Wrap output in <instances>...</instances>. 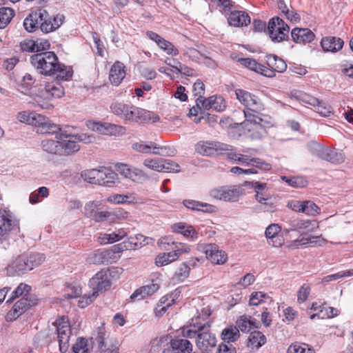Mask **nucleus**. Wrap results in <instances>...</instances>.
Returning <instances> with one entry per match:
<instances>
[{
  "label": "nucleus",
  "mask_w": 353,
  "mask_h": 353,
  "mask_svg": "<svg viewBox=\"0 0 353 353\" xmlns=\"http://www.w3.org/2000/svg\"><path fill=\"white\" fill-rule=\"evenodd\" d=\"M267 64L268 65L267 70H271L273 73L271 77H274L276 72H283L287 69V64L285 61L273 54L267 56Z\"/></svg>",
  "instance_id": "obj_28"
},
{
  "label": "nucleus",
  "mask_w": 353,
  "mask_h": 353,
  "mask_svg": "<svg viewBox=\"0 0 353 353\" xmlns=\"http://www.w3.org/2000/svg\"><path fill=\"white\" fill-rule=\"evenodd\" d=\"M281 227L277 223H272L268 225L265 231V237L268 239L269 245L273 247H280L283 244V240L279 235Z\"/></svg>",
  "instance_id": "obj_22"
},
{
  "label": "nucleus",
  "mask_w": 353,
  "mask_h": 353,
  "mask_svg": "<svg viewBox=\"0 0 353 353\" xmlns=\"http://www.w3.org/2000/svg\"><path fill=\"white\" fill-rule=\"evenodd\" d=\"M85 215L96 222H103L109 219L112 214L103 209L101 201H91L85 203L84 207Z\"/></svg>",
  "instance_id": "obj_11"
},
{
  "label": "nucleus",
  "mask_w": 353,
  "mask_h": 353,
  "mask_svg": "<svg viewBox=\"0 0 353 353\" xmlns=\"http://www.w3.org/2000/svg\"><path fill=\"white\" fill-rule=\"evenodd\" d=\"M108 201L114 204H125V203H136L135 196L130 194H116L108 196Z\"/></svg>",
  "instance_id": "obj_41"
},
{
  "label": "nucleus",
  "mask_w": 353,
  "mask_h": 353,
  "mask_svg": "<svg viewBox=\"0 0 353 353\" xmlns=\"http://www.w3.org/2000/svg\"><path fill=\"white\" fill-rule=\"evenodd\" d=\"M31 287L25 283H21L12 293V296L7 300V302H12L14 299L21 296L22 297H34L30 294Z\"/></svg>",
  "instance_id": "obj_43"
},
{
  "label": "nucleus",
  "mask_w": 353,
  "mask_h": 353,
  "mask_svg": "<svg viewBox=\"0 0 353 353\" xmlns=\"http://www.w3.org/2000/svg\"><path fill=\"white\" fill-rule=\"evenodd\" d=\"M186 338L176 336L170 341V346L176 353H191L192 345Z\"/></svg>",
  "instance_id": "obj_29"
},
{
  "label": "nucleus",
  "mask_w": 353,
  "mask_h": 353,
  "mask_svg": "<svg viewBox=\"0 0 353 353\" xmlns=\"http://www.w3.org/2000/svg\"><path fill=\"white\" fill-rule=\"evenodd\" d=\"M288 353H314V351L306 344L295 343L288 347Z\"/></svg>",
  "instance_id": "obj_63"
},
{
  "label": "nucleus",
  "mask_w": 353,
  "mask_h": 353,
  "mask_svg": "<svg viewBox=\"0 0 353 353\" xmlns=\"http://www.w3.org/2000/svg\"><path fill=\"white\" fill-rule=\"evenodd\" d=\"M34 81L35 79L31 74L28 73L26 74L19 85V90L22 93H27L34 83Z\"/></svg>",
  "instance_id": "obj_53"
},
{
  "label": "nucleus",
  "mask_w": 353,
  "mask_h": 353,
  "mask_svg": "<svg viewBox=\"0 0 353 353\" xmlns=\"http://www.w3.org/2000/svg\"><path fill=\"white\" fill-rule=\"evenodd\" d=\"M113 338H110L109 335L106 334L105 327L103 325H101L100 327L97 328V334L95 336V341L98 343V347H100L101 345H103L108 342V340H112Z\"/></svg>",
  "instance_id": "obj_60"
},
{
  "label": "nucleus",
  "mask_w": 353,
  "mask_h": 353,
  "mask_svg": "<svg viewBox=\"0 0 353 353\" xmlns=\"http://www.w3.org/2000/svg\"><path fill=\"white\" fill-rule=\"evenodd\" d=\"M303 213L308 216H316L321 213V208L312 201H303Z\"/></svg>",
  "instance_id": "obj_52"
},
{
  "label": "nucleus",
  "mask_w": 353,
  "mask_h": 353,
  "mask_svg": "<svg viewBox=\"0 0 353 353\" xmlns=\"http://www.w3.org/2000/svg\"><path fill=\"white\" fill-rule=\"evenodd\" d=\"M28 265V259L26 256H19L11 263H10L6 270L7 274L10 276H14L30 270Z\"/></svg>",
  "instance_id": "obj_18"
},
{
  "label": "nucleus",
  "mask_w": 353,
  "mask_h": 353,
  "mask_svg": "<svg viewBox=\"0 0 353 353\" xmlns=\"http://www.w3.org/2000/svg\"><path fill=\"white\" fill-rule=\"evenodd\" d=\"M121 268L103 269L98 272L90 280V286L92 288L91 295H84L79 301L81 307H84L91 303L99 293L106 291L111 286L110 277L113 272L120 273Z\"/></svg>",
  "instance_id": "obj_3"
},
{
  "label": "nucleus",
  "mask_w": 353,
  "mask_h": 353,
  "mask_svg": "<svg viewBox=\"0 0 353 353\" xmlns=\"http://www.w3.org/2000/svg\"><path fill=\"white\" fill-rule=\"evenodd\" d=\"M266 342L265 336L259 331H253L249 335L248 340V347L251 349H259Z\"/></svg>",
  "instance_id": "obj_37"
},
{
  "label": "nucleus",
  "mask_w": 353,
  "mask_h": 353,
  "mask_svg": "<svg viewBox=\"0 0 353 353\" xmlns=\"http://www.w3.org/2000/svg\"><path fill=\"white\" fill-rule=\"evenodd\" d=\"M64 94L63 87L57 81L48 82L43 89H41L34 99V107L44 110H51L54 105L50 102L53 99H58Z\"/></svg>",
  "instance_id": "obj_5"
},
{
  "label": "nucleus",
  "mask_w": 353,
  "mask_h": 353,
  "mask_svg": "<svg viewBox=\"0 0 353 353\" xmlns=\"http://www.w3.org/2000/svg\"><path fill=\"white\" fill-rule=\"evenodd\" d=\"M310 226L318 227L317 223L315 221L294 219L286 222L284 230L286 232L289 233L292 231H301V230L307 229Z\"/></svg>",
  "instance_id": "obj_24"
},
{
  "label": "nucleus",
  "mask_w": 353,
  "mask_h": 353,
  "mask_svg": "<svg viewBox=\"0 0 353 353\" xmlns=\"http://www.w3.org/2000/svg\"><path fill=\"white\" fill-rule=\"evenodd\" d=\"M176 254L172 252H170L168 253H163L162 254L159 255L156 259V264L158 266H163L168 265V263L175 261Z\"/></svg>",
  "instance_id": "obj_59"
},
{
  "label": "nucleus",
  "mask_w": 353,
  "mask_h": 353,
  "mask_svg": "<svg viewBox=\"0 0 353 353\" xmlns=\"http://www.w3.org/2000/svg\"><path fill=\"white\" fill-rule=\"evenodd\" d=\"M242 152L245 154H241L238 163L243 165L252 166L254 157H252L251 154L256 153V150L253 148H246L243 149Z\"/></svg>",
  "instance_id": "obj_51"
},
{
  "label": "nucleus",
  "mask_w": 353,
  "mask_h": 353,
  "mask_svg": "<svg viewBox=\"0 0 353 353\" xmlns=\"http://www.w3.org/2000/svg\"><path fill=\"white\" fill-rule=\"evenodd\" d=\"M41 146L43 151L61 156V140L46 139L41 141Z\"/></svg>",
  "instance_id": "obj_36"
},
{
  "label": "nucleus",
  "mask_w": 353,
  "mask_h": 353,
  "mask_svg": "<svg viewBox=\"0 0 353 353\" xmlns=\"http://www.w3.org/2000/svg\"><path fill=\"white\" fill-rule=\"evenodd\" d=\"M242 65L249 70L256 72L267 77H271L273 73L271 70H267V67L259 63L255 59L251 58H239L237 59Z\"/></svg>",
  "instance_id": "obj_20"
},
{
  "label": "nucleus",
  "mask_w": 353,
  "mask_h": 353,
  "mask_svg": "<svg viewBox=\"0 0 353 353\" xmlns=\"http://www.w3.org/2000/svg\"><path fill=\"white\" fill-rule=\"evenodd\" d=\"M162 162L163 158L146 159L143 161V165L152 170L162 172Z\"/></svg>",
  "instance_id": "obj_56"
},
{
  "label": "nucleus",
  "mask_w": 353,
  "mask_h": 353,
  "mask_svg": "<svg viewBox=\"0 0 353 353\" xmlns=\"http://www.w3.org/2000/svg\"><path fill=\"white\" fill-rule=\"evenodd\" d=\"M125 77V65L119 62L114 63L110 68L109 79L112 85H119Z\"/></svg>",
  "instance_id": "obj_26"
},
{
  "label": "nucleus",
  "mask_w": 353,
  "mask_h": 353,
  "mask_svg": "<svg viewBox=\"0 0 353 353\" xmlns=\"http://www.w3.org/2000/svg\"><path fill=\"white\" fill-rule=\"evenodd\" d=\"M86 125L89 129L105 135H121L125 132L124 127L110 123L88 121Z\"/></svg>",
  "instance_id": "obj_13"
},
{
  "label": "nucleus",
  "mask_w": 353,
  "mask_h": 353,
  "mask_svg": "<svg viewBox=\"0 0 353 353\" xmlns=\"http://www.w3.org/2000/svg\"><path fill=\"white\" fill-rule=\"evenodd\" d=\"M281 179L286 182L289 185L296 188H303L307 184V181L302 177L289 178L285 176H282Z\"/></svg>",
  "instance_id": "obj_58"
},
{
  "label": "nucleus",
  "mask_w": 353,
  "mask_h": 353,
  "mask_svg": "<svg viewBox=\"0 0 353 353\" xmlns=\"http://www.w3.org/2000/svg\"><path fill=\"white\" fill-rule=\"evenodd\" d=\"M37 303V299L34 297H21L18 300L12 308L7 313L6 320L14 321L28 310L31 306Z\"/></svg>",
  "instance_id": "obj_14"
},
{
  "label": "nucleus",
  "mask_w": 353,
  "mask_h": 353,
  "mask_svg": "<svg viewBox=\"0 0 353 353\" xmlns=\"http://www.w3.org/2000/svg\"><path fill=\"white\" fill-rule=\"evenodd\" d=\"M46 17H42L39 28L44 33L51 32L59 28L62 25L65 19L64 16L61 14H58L52 18L46 10Z\"/></svg>",
  "instance_id": "obj_16"
},
{
  "label": "nucleus",
  "mask_w": 353,
  "mask_h": 353,
  "mask_svg": "<svg viewBox=\"0 0 353 353\" xmlns=\"http://www.w3.org/2000/svg\"><path fill=\"white\" fill-rule=\"evenodd\" d=\"M198 48L185 47L183 48V54L194 62L201 63L203 59H208V54L203 50L201 46H197Z\"/></svg>",
  "instance_id": "obj_33"
},
{
  "label": "nucleus",
  "mask_w": 353,
  "mask_h": 353,
  "mask_svg": "<svg viewBox=\"0 0 353 353\" xmlns=\"http://www.w3.org/2000/svg\"><path fill=\"white\" fill-rule=\"evenodd\" d=\"M132 148L137 152L144 153H148L150 152L151 149H153V154L159 155L168 154V153L165 152L167 149L166 147H157L154 142H150L149 143H145L143 142L135 143L132 145ZM168 155H172V154H168Z\"/></svg>",
  "instance_id": "obj_27"
},
{
  "label": "nucleus",
  "mask_w": 353,
  "mask_h": 353,
  "mask_svg": "<svg viewBox=\"0 0 353 353\" xmlns=\"http://www.w3.org/2000/svg\"><path fill=\"white\" fill-rule=\"evenodd\" d=\"M119 343L115 339L99 347L101 353H119Z\"/></svg>",
  "instance_id": "obj_48"
},
{
  "label": "nucleus",
  "mask_w": 353,
  "mask_h": 353,
  "mask_svg": "<svg viewBox=\"0 0 353 353\" xmlns=\"http://www.w3.org/2000/svg\"><path fill=\"white\" fill-rule=\"evenodd\" d=\"M239 330L235 326H228L221 332V339L228 343L236 341L239 337Z\"/></svg>",
  "instance_id": "obj_42"
},
{
  "label": "nucleus",
  "mask_w": 353,
  "mask_h": 353,
  "mask_svg": "<svg viewBox=\"0 0 353 353\" xmlns=\"http://www.w3.org/2000/svg\"><path fill=\"white\" fill-rule=\"evenodd\" d=\"M250 183L251 184V188H253L255 192V198L259 203H263V201L269 200V188L266 183H262L260 181H252L250 182Z\"/></svg>",
  "instance_id": "obj_32"
},
{
  "label": "nucleus",
  "mask_w": 353,
  "mask_h": 353,
  "mask_svg": "<svg viewBox=\"0 0 353 353\" xmlns=\"http://www.w3.org/2000/svg\"><path fill=\"white\" fill-rule=\"evenodd\" d=\"M208 259L216 264H223L227 261L228 256L225 251L219 250L216 244H208L204 248Z\"/></svg>",
  "instance_id": "obj_19"
},
{
  "label": "nucleus",
  "mask_w": 353,
  "mask_h": 353,
  "mask_svg": "<svg viewBox=\"0 0 353 353\" xmlns=\"http://www.w3.org/2000/svg\"><path fill=\"white\" fill-rule=\"evenodd\" d=\"M14 16L12 9L6 7L0 8V28H4Z\"/></svg>",
  "instance_id": "obj_46"
},
{
  "label": "nucleus",
  "mask_w": 353,
  "mask_h": 353,
  "mask_svg": "<svg viewBox=\"0 0 353 353\" xmlns=\"http://www.w3.org/2000/svg\"><path fill=\"white\" fill-rule=\"evenodd\" d=\"M128 106L125 103L115 102L110 105V110L113 114L125 120Z\"/></svg>",
  "instance_id": "obj_49"
},
{
  "label": "nucleus",
  "mask_w": 353,
  "mask_h": 353,
  "mask_svg": "<svg viewBox=\"0 0 353 353\" xmlns=\"http://www.w3.org/2000/svg\"><path fill=\"white\" fill-rule=\"evenodd\" d=\"M148 239L143 235L138 234L134 236L129 237L126 240V242L129 245L130 250H135L145 244H148Z\"/></svg>",
  "instance_id": "obj_44"
},
{
  "label": "nucleus",
  "mask_w": 353,
  "mask_h": 353,
  "mask_svg": "<svg viewBox=\"0 0 353 353\" xmlns=\"http://www.w3.org/2000/svg\"><path fill=\"white\" fill-rule=\"evenodd\" d=\"M88 341L83 338H79L72 345V353H88Z\"/></svg>",
  "instance_id": "obj_64"
},
{
  "label": "nucleus",
  "mask_w": 353,
  "mask_h": 353,
  "mask_svg": "<svg viewBox=\"0 0 353 353\" xmlns=\"http://www.w3.org/2000/svg\"><path fill=\"white\" fill-rule=\"evenodd\" d=\"M289 26L279 17H272L268 22V32L274 42H281L288 38Z\"/></svg>",
  "instance_id": "obj_8"
},
{
  "label": "nucleus",
  "mask_w": 353,
  "mask_h": 353,
  "mask_svg": "<svg viewBox=\"0 0 353 353\" xmlns=\"http://www.w3.org/2000/svg\"><path fill=\"white\" fill-rule=\"evenodd\" d=\"M174 294H167L163 296L155 308L156 315L159 316H162L166 312L167 309L174 304Z\"/></svg>",
  "instance_id": "obj_38"
},
{
  "label": "nucleus",
  "mask_w": 353,
  "mask_h": 353,
  "mask_svg": "<svg viewBox=\"0 0 353 353\" xmlns=\"http://www.w3.org/2000/svg\"><path fill=\"white\" fill-rule=\"evenodd\" d=\"M190 274V266L186 263H182L176 270L174 278L177 281L181 282L186 279Z\"/></svg>",
  "instance_id": "obj_55"
},
{
  "label": "nucleus",
  "mask_w": 353,
  "mask_h": 353,
  "mask_svg": "<svg viewBox=\"0 0 353 353\" xmlns=\"http://www.w3.org/2000/svg\"><path fill=\"white\" fill-rule=\"evenodd\" d=\"M235 94L239 101L246 108L243 112L250 111L257 114L263 109L260 99L250 92L242 89H237L235 90Z\"/></svg>",
  "instance_id": "obj_12"
},
{
  "label": "nucleus",
  "mask_w": 353,
  "mask_h": 353,
  "mask_svg": "<svg viewBox=\"0 0 353 353\" xmlns=\"http://www.w3.org/2000/svg\"><path fill=\"white\" fill-rule=\"evenodd\" d=\"M245 120L241 123L244 132L252 139H261L267 134V128L272 126L270 122L265 121L260 113L254 114L244 111Z\"/></svg>",
  "instance_id": "obj_4"
},
{
  "label": "nucleus",
  "mask_w": 353,
  "mask_h": 353,
  "mask_svg": "<svg viewBox=\"0 0 353 353\" xmlns=\"http://www.w3.org/2000/svg\"><path fill=\"white\" fill-rule=\"evenodd\" d=\"M292 96L298 100L303 101L305 103L312 105L315 108L316 105L319 104V99L311 95L307 94L301 92H297L292 94Z\"/></svg>",
  "instance_id": "obj_50"
},
{
  "label": "nucleus",
  "mask_w": 353,
  "mask_h": 353,
  "mask_svg": "<svg viewBox=\"0 0 353 353\" xmlns=\"http://www.w3.org/2000/svg\"><path fill=\"white\" fill-rule=\"evenodd\" d=\"M242 189L236 185L219 186L210 191V196L214 199L225 202H235L239 200Z\"/></svg>",
  "instance_id": "obj_7"
},
{
  "label": "nucleus",
  "mask_w": 353,
  "mask_h": 353,
  "mask_svg": "<svg viewBox=\"0 0 353 353\" xmlns=\"http://www.w3.org/2000/svg\"><path fill=\"white\" fill-rule=\"evenodd\" d=\"M61 130V126L52 123L48 118V121H46L44 125L41 127L40 132L41 134H48L55 135L59 134V132Z\"/></svg>",
  "instance_id": "obj_47"
},
{
  "label": "nucleus",
  "mask_w": 353,
  "mask_h": 353,
  "mask_svg": "<svg viewBox=\"0 0 353 353\" xmlns=\"http://www.w3.org/2000/svg\"><path fill=\"white\" fill-rule=\"evenodd\" d=\"M19 221L6 207L0 206V243L8 238L11 231L18 228Z\"/></svg>",
  "instance_id": "obj_6"
},
{
  "label": "nucleus",
  "mask_w": 353,
  "mask_h": 353,
  "mask_svg": "<svg viewBox=\"0 0 353 353\" xmlns=\"http://www.w3.org/2000/svg\"><path fill=\"white\" fill-rule=\"evenodd\" d=\"M183 204L188 209L203 212H212L214 208L212 205L192 199L184 200Z\"/></svg>",
  "instance_id": "obj_34"
},
{
  "label": "nucleus",
  "mask_w": 353,
  "mask_h": 353,
  "mask_svg": "<svg viewBox=\"0 0 353 353\" xmlns=\"http://www.w3.org/2000/svg\"><path fill=\"white\" fill-rule=\"evenodd\" d=\"M172 230L176 233L181 234L183 236L195 241L198 239V233L193 226L183 222H179L172 225Z\"/></svg>",
  "instance_id": "obj_31"
},
{
  "label": "nucleus",
  "mask_w": 353,
  "mask_h": 353,
  "mask_svg": "<svg viewBox=\"0 0 353 353\" xmlns=\"http://www.w3.org/2000/svg\"><path fill=\"white\" fill-rule=\"evenodd\" d=\"M231 145L212 141H200L194 145L196 152L202 156H212L229 151Z\"/></svg>",
  "instance_id": "obj_9"
},
{
  "label": "nucleus",
  "mask_w": 353,
  "mask_h": 353,
  "mask_svg": "<svg viewBox=\"0 0 353 353\" xmlns=\"http://www.w3.org/2000/svg\"><path fill=\"white\" fill-rule=\"evenodd\" d=\"M208 321H200V317L192 319L189 326L183 327L182 335L188 338H196V345L201 351H207L216 345V339L210 330Z\"/></svg>",
  "instance_id": "obj_2"
},
{
  "label": "nucleus",
  "mask_w": 353,
  "mask_h": 353,
  "mask_svg": "<svg viewBox=\"0 0 353 353\" xmlns=\"http://www.w3.org/2000/svg\"><path fill=\"white\" fill-rule=\"evenodd\" d=\"M292 40L297 43H310L314 40L315 35L308 28H294L291 32Z\"/></svg>",
  "instance_id": "obj_23"
},
{
  "label": "nucleus",
  "mask_w": 353,
  "mask_h": 353,
  "mask_svg": "<svg viewBox=\"0 0 353 353\" xmlns=\"http://www.w3.org/2000/svg\"><path fill=\"white\" fill-rule=\"evenodd\" d=\"M28 259V265L30 267V270H32L34 267L40 265L45 260V256L43 254L35 253L30 254L26 256Z\"/></svg>",
  "instance_id": "obj_57"
},
{
  "label": "nucleus",
  "mask_w": 353,
  "mask_h": 353,
  "mask_svg": "<svg viewBox=\"0 0 353 353\" xmlns=\"http://www.w3.org/2000/svg\"><path fill=\"white\" fill-rule=\"evenodd\" d=\"M80 150V146L74 138L61 141V156L71 155Z\"/></svg>",
  "instance_id": "obj_35"
},
{
  "label": "nucleus",
  "mask_w": 353,
  "mask_h": 353,
  "mask_svg": "<svg viewBox=\"0 0 353 353\" xmlns=\"http://www.w3.org/2000/svg\"><path fill=\"white\" fill-rule=\"evenodd\" d=\"M81 294V288L76 284H67L64 288V296L68 299L78 297Z\"/></svg>",
  "instance_id": "obj_54"
},
{
  "label": "nucleus",
  "mask_w": 353,
  "mask_h": 353,
  "mask_svg": "<svg viewBox=\"0 0 353 353\" xmlns=\"http://www.w3.org/2000/svg\"><path fill=\"white\" fill-rule=\"evenodd\" d=\"M101 176H105L103 184L104 186L111 187L117 180V174L112 169L107 167H101Z\"/></svg>",
  "instance_id": "obj_45"
},
{
  "label": "nucleus",
  "mask_w": 353,
  "mask_h": 353,
  "mask_svg": "<svg viewBox=\"0 0 353 353\" xmlns=\"http://www.w3.org/2000/svg\"><path fill=\"white\" fill-rule=\"evenodd\" d=\"M343 41L336 37H326L321 39V46L325 52H336L342 49Z\"/></svg>",
  "instance_id": "obj_25"
},
{
  "label": "nucleus",
  "mask_w": 353,
  "mask_h": 353,
  "mask_svg": "<svg viewBox=\"0 0 353 353\" xmlns=\"http://www.w3.org/2000/svg\"><path fill=\"white\" fill-rule=\"evenodd\" d=\"M46 17L45 9H39L31 12L23 21L24 28L29 32H33L40 28L42 17Z\"/></svg>",
  "instance_id": "obj_17"
},
{
  "label": "nucleus",
  "mask_w": 353,
  "mask_h": 353,
  "mask_svg": "<svg viewBox=\"0 0 353 353\" xmlns=\"http://www.w3.org/2000/svg\"><path fill=\"white\" fill-rule=\"evenodd\" d=\"M165 63L172 67L176 72L186 75L192 76L193 70L189 67L182 64L178 60L167 58L165 61Z\"/></svg>",
  "instance_id": "obj_39"
},
{
  "label": "nucleus",
  "mask_w": 353,
  "mask_h": 353,
  "mask_svg": "<svg viewBox=\"0 0 353 353\" xmlns=\"http://www.w3.org/2000/svg\"><path fill=\"white\" fill-rule=\"evenodd\" d=\"M159 288V286L158 284L153 283L142 286L136 290L131 294L130 299L132 301L141 300L148 296L153 294L158 290Z\"/></svg>",
  "instance_id": "obj_30"
},
{
  "label": "nucleus",
  "mask_w": 353,
  "mask_h": 353,
  "mask_svg": "<svg viewBox=\"0 0 353 353\" xmlns=\"http://www.w3.org/2000/svg\"><path fill=\"white\" fill-rule=\"evenodd\" d=\"M251 316H242L236 321L238 329L243 332H248L252 330Z\"/></svg>",
  "instance_id": "obj_61"
},
{
  "label": "nucleus",
  "mask_w": 353,
  "mask_h": 353,
  "mask_svg": "<svg viewBox=\"0 0 353 353\" xmlns=\"http://www.w3.org/2000/svg\"><path fill=\"white\" fill-rule=\"evenodd\" d=\"M30 63L40 74L53 76L57 79L68 80L72 74L71 68L61 64L53 52H41L32 54L30 57Z\"/></svg>",
  "instance_id": "obj_1"
},
{
  "label": "nucleus",
  "mask_w": 353,
  "mask_h": 353,
  "mask_svg": "<svg viewBox=\"0 0 353 353\" xmlns=\"http://www.w3.org/2000/svg\"><path fill=\"white\" fill-rule=\"evenodd\" d=\"M101 167L99 169L86 170L81 172V177L89 183L99 185L101 179Z\"/></svg>",
  "instance_id": "obj_40"
},
{
  "label": "nucleus",
  "mask_w": 353,
  "mask_h": 353,
  "mask_svg": "<svg viewBox=\"0 0 353 353\" xmlns=\"http://www.w3.org/2000/svg\"><path fill=\"white\" fill-rule=\"evenodd\" d=\"M57 329L59 350L62 353L68 351L71 334L70 325L65 316L59 318L54 323Z\"/></svg>",
  "instance_id": "obj_10"
},
{
  "label": "nucleus",
  "mask_w": 353,
  "mask_h": 353,
  "mask_svg": "<svg viewBox=\"0 0 353 353\" xmlns=\"http://www.w3.org/2000/svg\"><path fill=\"white\" fill-rule=\"evenodd\" d=\"M269 298L270 297L264 292H254L250 295L249 303L250 305L257 306Z\"/></svg>",
  "instance_id": "obj_62"
},
{
  "label": "nucleus",
  "mask_w": 353,
  "mask_h": 353,
  "mask_svg": "<svg viewBox=\"0 0 353 353\" xmlns=\"http://www.w3.org/2000/svg\"><path fill=\"white\" fill-rule=\"evenodd\" d=\"M230 26L234 27L247 26L250 23V17L248 13L241 10H231L228 17Z\"/></svg>",
  "instance_id": "obj_21"
},
{
  "label": "nucleus",
  "mask_w": 353,
  "mask_h": 353,
  "mask_svg": "<svg viewBox=\"0 0 353 353\" xmlns=\"http://www.w3.org/2000/svg\"><path fill=\"white\" fill-rule=\"evenodd\" d=\"M152 119L153 122L159 121L158 116L154 115L152 112L146 110L134 107L132 105L128 106V112L125 114V121H148Z\"/></svg>",
  "instance_id": "obj_15"
}]
</instances>
